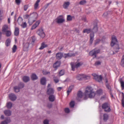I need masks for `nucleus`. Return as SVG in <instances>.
<instances>
[{
	"label": "nucleus",
	"mask_w": 124,
	"mask_h": 124,
	"mask_svg": "<svg viewBox=\"0 0 124 124\" xmlns=\"http://www.w3.org/2000/svg\"><path fill=\"white\" fill-rule=\"evenodd\" d=\"M111 45L112 46H115L114 50L117 53L119 51L120 48L119 45L118 44V41L117 39L115 37H112V42Z\"/></svg>",
	"instance_id": "obj_1"
},
{
	"label": "nucleus",
	"mask_w": 124,
	"mask_h": 124,
	"mask_svg": "<svg viewBox=\"0 0 124 124\" xmlns=\"http://www.w3.org/2000/svg\"><path fill=\"white\" fill-rule=\"evenodd\" d=\"M93 90L92 88L91 87L86 88L85 93V95H88L89 97L90 98H93L96 94Z\"/></svg>",
	"instance_id": "obj_2"
},
{
	"label": "nucleus",
	"mask_w": 124,
	"mask_h": 124,
	"mask_svg": "<svg viewBox=\"0 0 124 124\" xmlns=\"http://www.w3.org/2000/svg\"><path fill=\"white\" fill-rule=\"evenodd\" d=\"M38 15L36 12L33 13L30 15V17L28 19V22L30 25H31L33 23L36 21Z\"/></svg>",
	"instance_id": "obj_3"
},
{
	"label": "nucleus",
	"mask_w": 124,
	"mask_h": 124,
	"mask_svg": "<svg viewBox=\"0 0 124 124\" xmlns=\"http://www.w3.org/2000/svg\"><path fill=\"white\" fill-rule=\"evenodd\" d=\"M79 60H78L76 63H71L72 70H75V68H77L81 66L83 64L82 62H80Z\"/></svg>",
	"instance_id": "obj_4"
},
{
	"label": "nucleus",
	"mask_w": 124,
	"mask_h": 124,
	"mask_svg": "<svg viewBox=\"0 0 124 124\" xmlns=\"http://www.w3.org/2000/svg\"><path fill=\"white\" fill-rule=\"evenodd\" d=\"M97 31L98 27L97 25H96L94 26L92 31H91L93 32L91 33L90 34V43L91 44H92L93 41L94 39V32H96Z\"/></svg>",
	"instance_id": "obj_5"
},
{
	"label": "nucleus",
	"mask_w": 124,
	"mask_h": 124,
	"mask_svg": "<svg viewBox=\"0 0 124 124\" xmlns=\"http://www.w3.org/2000/svg\"><path fill=\"white\" fill-rule=\"evenodd\" d=\"M102 107V108L104 109V111L106 112H109L111 110L110 105L107 103H105L103 104Z\"/></svg>",
	"instance_id": "obj_6"
},
{
	"label": "nucleus",
	"mask_w": 124,
	"mask_h": 124,
	"mask_svg": "<svg viewBox=\"0 0 124 124\" xmlns=\"http://www.w3.org/2000/svg\"><path fill=\"white\" fill-rule=\"evenodd\" d=\"M37 34L41 37L43 38L45 36L43 30L42 28L39 29L37 31Z\"/></svg>",
	"instance_id": "obj_7"
},
{
	"label": "nucleus",
	"mask_w": 124,
	"mask_h": 124,
	"mask_svg": "<svg viewBox=\"0 0 124 124\" xmlns=\"http://www.w3.org/2000/svg\"><path fill=\"white\" fill-rule=\"evenodd\" d=\"M90 78L89 76H87L84 74H78L77 75L76 78L79 80H82L85 78Z\"/></svg>",
	"instance_id": "obj_8"
},
{
	"label": "nucleus",
	"mask_w": 124,
	"mask_h": 124,
	"mask_svg": "<svg viewBox=\"0 0 124 124\" xmlns=\"http://www.w3.org/2000/svg\"><path fill=\"white\" fill-rule=\"evenodd\" d=\"M100 52V50L98 49L96 50L94 49L90 51L89 53V55L91 56H94V57L93 58H95L96 57V54Z\"/></svg>",
	"instance_id": "obj_9"
},
{
	"label": "nucleus",
	"mask_w": 124,
	"mask_h": 124,
	"mask_svg": "<svg viewBox=\"0 0 124 124\" xmlns=\"http://www.w3.org/2000/svg\"><path fill=\"white\" fill-rule=\"evenodd\" d=\"M92 75L93 77V79L98 82H100L102 81V77L101 76H99L95 73L92 74Z\"/></svg>",
	"instance_id": "obj_10"
},
{
	"label": "nucleus",
	"mask_w": 124,
	"mask_h": 124,
	"mask_svg": "<svg viewBox=\"0 0 124 124\" xmlns=\"http://www.w3.org/2000/svg\"><path fill=\"white\" fill-rule=\"evenodd\" d=\"M56 22L58 23H62L65 21V20L63 18L62 15H60L58 16L56 19Z\"/></svg>",
	"instance_id": "obj_11"
},
{
	"label": "nucleus",
	"mask_w": 124,
	"mask_h": 124,
	"mask_svg": "<svg viewBox=\"0 0 124 124\" xmlns=\"http://www.w3.org/2000/svg\"><path fill=\"white\" fill-rule=\"evenodd\" d=\"M75 55V53H68L67 54H64L63 55V57L65 58H66L72 56H74Z\"/></svg>",
	"instance_id": "obj_12"
},
{
	"label": "nucleus",
	"mask_w": 124,
	"mask_h": 124,
	"mask_svg": "<svg viewBox=\"0 0 124 124\" xmlns=\"http://www.w3.org/2000/svg\"><path fill=\"white\" fill-rule=\"evenodd\" d=\"M82 92L81 91H79L77 94V97H76V99L78 101H80V99L82 98Z\"/></svg>",
	"instance_id": "obj_13"
},
{
	"label": "nucleus",
	"mask_w": 124,
	"mask_h": 124,
	"mask_svg": "<svg viewBox=\"0 0 124 124\" xmlns=\"http://www.w3.org/2000/svg\"><path fill=\"white\" fill-rule=\"evenodd\" d=\"M9 97L10 99L13 101H15L16 99V95L13 93L10 94L9 95Z\"/></svg>",
	"instance_id": "obj_14"
},
{
	"label": "nucleus",
	"mask_w": 124,
	"mask_h": 124,
	"mask_svg": "<svg viewBox=\"0 0 124 124\" xmlns=\"http://www.w3.org/2000/svg\"><path fill=\"white\" fill-rule=\"evenodd\" d=\"M54 90L52 88H49L47 89V93L48 95L53 94L54 93Z\"/></svg>",
	"instance_id": "obj_15"
},
{
	"label": "nucleus",
	"mask_w": 124,
	"mask_h": 124,
	"mask_svg": "<svg viewBox=\"0 0 124 124\" xmlns=\"http://www.w3.org/2000/svg\"><path fill=\"white\" fill-rule=\"evenodd\" d=\"M49 101L51 102L54 101L55 99V96L53 94L49 95L48 97Z\"/></svg>",
	"instance_id": "obj_16"
},
{
	"label": "nucleus",
	"mask_w": 124,
	"mask_h": 124,
	"mask_svg": "<svg viewBox=\"0 0 124 124\" xmlns=\"http://www.w3.org/2000/svg\"><path fill=\"white\" fill-rule=\"evenodd\" d=\"M40 23V20H38L36 22V23L34 24L32 26L31 30H32L35 29L36 27L38 26L39 23Z\"/></svg>",
	"instance_id": "obj_17"
},
{
	"label": "nucleus",
	"mask_w": 124,
	"mask_h": 124,
	"mask_svg": "<svg viewBox=\"0 0 124 124\" xmlns=\"http://www.w3.org/2000/svg\"><path fill=\"white\" fill-rule=\"evenodd\" d=\"M62 57H63V54L61 52L58 53L56 54V58L58 59H61Z\"/></svg>",
	"instance_id": "obj_18"
},
{
	"label": "nucleus",
	"mask_w": 124,
	"mask_h": 124,
	"mask_svg": "<svg viewBox=\"0 0 124 124\" xmlns=\"http://www.w3.org/2000/svg\"><path fill=\"white\" fill-rule=\"evenodd\" d=\"M8 27L7 25H4L2 28V31L3 34H4V33L7 31H8Z\"/></svg>",
	"instance_id": "obj_19"
},
{
	"label": "nucleus",
	"mask_w": 124,
	"mask_h": 124,
	"mask_svg": "<svg viewBox=\"0 0 124 124\" xmlns=\"http://www.w3.org/2000/svg\"><path fill=\"white\" fill-rule=\"evenodd\" d=\"M40 83L41 85H45L46 83V78L44 77H42L40 80Z\"/></svg>",
	"instance_id": "obj_20"
},
{
	"label": "nucleus",
	"mask_w": 124,
	"mask_h": 124,
	"mask_svg": "<svg viewBox=\"0 0 124 124\" xmlns=\"http://www.w3.org/2000/svg\"><path fill=\"white\" fill-rule=\"evenodd\" d=\"M4 112L7 116H10L11 114V111L9 110H6L4 111Z\"/></svg>",
	"instance_id": "obj_21"
},
{
	"label": "nucleus",
	"mask_w": 124,
	"mask_h": 124,
	"mask_svg": "<svg viewBox=\"0 0 124 124\" xmlns=\"http://www.w3.org/2000/svg\"><path fill=\"white\" fill-rule=\"evenodd\" d=\"M60 62L57 61L54 64L53 67L54 68H55L56 69L57 68L60 66Z\"/></svg>",
	"instance_id": "obj_22"
},
{
	"label": "nucleus",
	"mask_w": 124,
	"mask_h": 124,
	"mask_svg": "<svg viewBox=\"0 0 124 124\" xmlns=\"http://www.w3.org/2000/svg\"><path fill=\"white\" fill-rule=\"evenodd\" d=\"M23 80L24 82L26 83L30 80V78L29 77L27 76H24L23 78Z\"/></svg>",
	"instance_id": "obj_23"
},
{
	"label": "nucleus",
	"mask_w": 124,
	"mask_h": 124,
	"mask_svg": "<svg viewBox=\"0 0 124 124\" xmlns=\"http://www.w3.org/2000/svg\"><path fill=\"white\" fill-rule=\"evenodd\" d=\"M19 33V29L18 28H15L14 32V35L15 36H18Z\"/></svg>",
	"instance_id": "obj_24"
},
{
	"label": "nucleus",
	"mask_w": 124,
	"mask_h": 124,
	"mask_svg": "<svg viewBox=\"0 0 124 124\" xmlns=\"http://www.w3.org/2000/svg\"><path fill=\"white\" fill-rule=\"evenodd\" d=\"M48 46L47 45L45 44L44 42H43L41 44L40 47L39 48L40 50H42L44 48L47 47Z\"/></svg>",
	"instance_id": "obj_25"
},
{
	"label": "nucleus",
	"mask_w": 124,
	"mask_h": 124,
	"mask_svg": "<svg viewBox=\"0 0 124 124\" xmlns=\"http://www.w3.org/2000/svg\"><path fill=\"white\" fill-rule=\"evenodd\" d=\"M31 79L32 80H35L38 78V77L34 73L32 74L31 76Z\"/></svg>",
	"instance_id": "obj_26"
},
{
	"label": "nucleus",
	"mask_w": 124,
	"mask_h": 124,
	"mask_svg": "<svg viewBox=\"0 0 124 124\" xmlns=\"http://www.w3.org/2000/svg\"><path fill=\"white\" fill-rule=\"evenodd\" d=\"M102 93V90L100 89L97 91L96 93L95 94L97 96H100L101 95Z\"/></svg>",
	"instance_id": "obj_27"
},
{
	"label": "nucleus",
	"mask_w": 124,
	"mask_h": 124,
	"mask_svg": "<svg viewBox=\"0 0 124 124\" xmlns=\"http://www.w3.org/2000/svg\"><path fill=\"white\" fill-rule=\"evenodd\" d=\"M40 0H37L34 5V8L36 9L38 8L39 6V3L40 2Z\"/></svg>",
	"instance_id": "obj_28"
},
{
	"label": "nucleus",
	"mask_w": 124,
	"mask_h": 124,
	"mask_svg": "<svg viewBox=\"0 0 124 124\" xmlns=\"http://www.w3.org/2000/svg\"><path fill=\"white\" fill-rule=\"evenodd\" d=\"M119 81L121 84V86L122 90L124 89V82L123 81L122 78H120Z\"/></svg>",
	"instance_id": "obj_29"
},
{
	"label": "nucleus",
	"mask_w": 124,
	"mask_h": 124,
	"mask_svg": "<svg viewBox=\"0 0 124 124\" xmlns=\"http://www.w3.org/2000/svg\"><path fill=\"white\" fill-rule=\"evenodd\" d=\"M70 4V3L69 2H65L63 5V8L65 9L67 8Z\"/></svg>",
	"instance_id": "obj_30"
},
{
	"label": "nucleus",
	"mask_w": 124,
	"mask_h": 124,
	"mask_svg": "<svg viewBox=\"0 0 124 124\" xmlns=\"http://www.w3.org/2000/svg\"><path fill=\"white\" fill-rule=\"evenodd\" d=\"M11 41L10 39H7L5 42V45L6 46H8L10 45Z\"/></svg>",
	"instance_id": "obj_31"
},
{
	"label": "nucleus",
	"mask_w": 124,
	"mask_h": 124,
	"mask_svg": "<svg viewBox=\"0 0 124 124\" xmlns=\"http://www.w3.org/2000/svg\"><path fill=\"white\" fill-rule=\"evenodd\" d=\"M73 86L72 85H71L69 87L68 90L67 91L68 95L69 94V93L71 92V90L73 89Z\"/></svg>",
	"instance_id": "obj_32"
},
{
	"label": "nucleus",
	"mask_w": 124,
	"mask_h": 124,
	"mask_svg": "<svg viewBox=\"0 0 124 124\" xmlns=\"http://www.w3.org/2000/svg\"><path fill=\"white\" fill-rule=\"evenodd\" d=\"M14 91L16 93H18L20 91V89L18 86H16L14 88Z\"/></svg>",
	"instance_id": "obj_33"
},
{
	"label": "nucleus",
	"mask_w": 124,
	"mask_h": 124,
	"mask_svg": "<svg viewBox=\"0 0 124 124\" xmlns=\"http://www.w3.org/2000/svg\"><path fill=\"white\" fill-rule=\"evenodd\" d=\"M20 89L23 88L24 86V84L22 82H20L18 86Z\"/></svg>",
	"instance_id": "obj_34"
},
{
	"label": "nucleus",
	"mask_w": 124,
	"mask_h": 124,
	"mask_svg": "<svg viewBox=\"0 0 124 124\" xmlns=\"http://www.w3.org/2000/svg\"><path fill=\"white\" fill-rule=\"evenodd\" d=\"M92 30L90 29H86L84 30L83 31V32L84 33H86L87 34H88Z\"/></svg>",
	"instance_id": "obj_35"
},
{
	"label": "nucleus",
	"mask_w": 124,
	"mask_h": 124,
	"mask_svg": "<svg viewBox=\"0 0 124 124\" xmlns=\"http://www.w3.org/2000/svg\"><path fill=\"white\" fill-rule=\"evenodd\" d=\"M103 120L106 121H107L108 118V116L107 114H105L103 115Z\"/></svg>",
	"instance_id": "obj_36"
},
{
	"label": "nucleus",
	"mask_w": 124,
	"mask_h": 124,
	"mask_svg": "<svg viewBox=\"0 0 124 124\" xmlns=\"http://www.w3.org/2000/svg\"><path fill=\"white\" fill-rule=\"evenodd\" d=\"M12 103L10 102H9L7 103V107L8 108H10L12 107Z\"/></svg>",
	"instance_id": "obj_37"
},
{
	"label": "nucleus",
	"mask_w": 124,
	"mask_h": 124,
	"mask_svg": "<svg viewBox=\"0 0 124 124\" xmlns=\"http://www.w3.org/2000/svg\"><path fill=\"white\" fill-rule=\"evenodd\" d=\"M6 36L7 37L10 36L11 34V32L10 31L8 30L4 33Z\"/></svg>",
	"instance_id": "obj_38"
},
{
	"label": "nucleus",
	"mask_w": 124,
	"mask_h": 124,
	"mask_svg": "<svg viewBox=\"0 0 124 124\" xmlns=\"http://www.w3.org/2000/svg\"><path fill=\"white\" fill-rule=\"evenodd\" d=\"M121 64L122 67H124V54L122 57Z\"/></svg>",
	"instance_id": "obj_39"
},
{
	"label": "nucleus",
	"mask_w": 124,
	"mask_h": 124,
	"mask_svg": "<svg viewBox=\"0 0 124 124\" xmlns=\"http://www.w3.org/2000/svg\"><path fill=\"white\" fill-rule=\"evenodd\" d=\"M23 19L22 18L20 17H19L18 18L17 21L19 24H20L22 22Z\"/></svg>",
	"instance_id": "obj_40"
},
{
	"label": "nucleus",
	"mask_w": 124,
	"mask_h": 124,
	"mask_svg": "<svg viewBox=\"0 0 124 124\" xmlns=\"http://www.w3.org/2000/svg\"><path fill=\"white\" fill-rule=\"evenodd\" d=\"M86 3L85 0H83L80 1L79 2V4L81 5H83L85 4Z\"/></svg>",
	"instance_id": "obj_41"
},
{
	"label": "nucleus",
	"mask_w": 124,
	"mask_h": 124,
	"mask_svg": "<svg viewBox=\"0 0 124 124\" xmlns=\"http://www.w3.org/2000/svg\"><path fill=\"white\" fill-rule=\"evenodd\" d=\"M70 105L71 108H73L75 105V102L74 101H71L70 103Z\"/></svg>",
	"instance_id": "obj_42"
},
{
	"label": "nucleus",
	"mask_w": 124,
	"mask_h": 124,
	"mask_svg": "<svg viewBox=\"0 0 124 124\" xmlns=\"http://www.w3.org/2000/svg\"><path fill=\"white\" fill-rule=\"evenodd\" d=\"M106 87L109 90V92L111 91V87L108 84H106Z\"/></svg>",
	"instance_id": "obj_43"
},
{
	"label": "nucleus",
	"mask_w": 124,
	"mask_h": 124,
	"mask_svg": "<svg viewBox=\"0 0 124 124\" xmlns=\"http://www.w3.org/2000/svg\"><path fill=\"white\" fill-rule=\"evenodd\" d=\"M17 49V47L16 46V45H14L12 48V52L13 53H14L16 51V50Z\"/></svg>",
	"instance_id": "obj_44"
},
{
	"label": "nucleus",
	"mask_w": 124,
	"mask_h": 124,
	"mask_svg": "<svg viewBox=\"0 0 124 124\" xmlns=\"http://www.w3.org/2000/svg\"><path fill=\"white\" fill-rule=\"evenodd\" d=\"M64 70H61V71H60L59 74H60V76H62L64 75Z\"/></svg>",
	"instance_id": "obj_45"
},
{
	"label": "nucleus",
	"mask_w": 124,
	"mask_h": 124,
	"mask_svg": "<svg viewBox=\"0 0 124 124\" xmlns=\"http://www.w3.org/2000/svg\"><path fill=\"white\" fill-rule=\"evenodd\" d=\"M29 46V43L28 42L26 43L24 45V48H28Z\"/></svg>",
	"instance_id": "obj_46"
},
{
	"label": "nucleus",
	"mask_w": 124,
	"mask_h": 124,
	"mask_svg": "<svg viewBox=\"0 0 124 124\" xmlns=\"http://www.w3.org/2000/svg\"><path fill=\"white\" fill-rule=\"evenodd\" d=\"M67 20L68 21H70L72 20V17L70 15H68L67 18Z\"/></svg>",
	"instance_id": "obj_47"
},
{
	"label": "nucleus",
	"mask_w": 124,
	"mask_h": 124,
	"mask_svg": "<svg viewBox=\"0 0 124 124\" xmlns=\"http://www.w3.org/2000/svg\"><path fill=\"white\" fill-rule=\"evenodd\" d=\"M54 80L56 83H58L59 81L58 78L56 77H54Z\"/></svg>",
	"instance_id": "obj_48"
},
{
	"label": "nucleus",
	"mask_w": 124,
	"mask_h": 124,
	"mask_svg": "<svg viewBox=\"0 0 124 124\" xmlns=\"http://www.w3.org/2000/svg\"><path fill=\"white\" fill-rule=\"evenodd\" d=\"M43 74L44 75H46L47 74H50V73L49 71H43Z\"/></svg>",
	"instance_id": "obj_49"
},
{
	"label": "nucleus",
	"mask_w": 124,
	"mask_h": 124,
	"mask_svg": "<svg viewBox=\"0 0 124 124\" xmlns=\"http://www.w3.org/2000/svg\"><path fill=\"white\" fill-rule=\"evenodd\" d=\"M23 28H24L27 27V24L25 22L23 24L21 25Z\"/></svg>",
	"instance_id": "obj_50"
},
{
	"label": "nucleus",
	"mask_w": 124,
	"mask_h": 124,
	"mask_svg": "<svg viewBox=\"0 0 124 124\" xmlns=\"http://www.w3.org/2000/svg\"><path fill=\"white\" fill-rule=\"evenodd\" d=\"M29 7V6L28 5H26L24 6V10L26 11L28 8Z\"/></svg>",
	"instance_id": "obj_51"
},
{
	"label": "nucleus",
	"mask_w": 124,
	"mask_h": 124,
	"mask_svg": "<svg viewBox=\"0 0 124 124\" xmlns=\"http://www.w3.org/2000/svg\"><path fill=\"white\" fill-rule=\"evenodd\" d=\"M65 112L67 113H69L70 112V110L69 108H66L65 109Z\"/></svg>",
	"instance_id": "obj_52"
},
{
	"label": "nucleus",
	"mask_w": 124,
	"mask_h": 124,
	"mask_svg": "<svg viewBox=\"0 0 124 124\" xmlns=\"http://www.w3.org/2000/svg\"><path fill=\"white\" fill-rule=\"evenodd\" d=\"M101 62L99 61H98L96 62L95 63V65H98L101 64Z\"/></svg>",
	"instance_id": "obj_53"
},
{
	"label": "nucleus",
	"mask_w": 124,
	"mask_h": 124,
	"mask_svg": "<svg viewBox=\"0 0 124 124\" xmlns=\"http://www.w3.org/2000/svg\"><path fill=\"white\" fill-rule=\"evenodd\" d=\"M5 121H6L8 124L10 123L11 122V120L9 118H7Z\"/></svg>",
	"instance_id": "obj_54"
},
{
	"label": "nucleus",
	"mask_w": 124,
	"mask_h": 124,
	"mask_svg": "<svg viewBox=\"0 0 124 124\" xmlns=\"http://www.w3.org/2000/svg\"><path fill=\"white\" fill-rule=\"evenodd\" d=\"M36 40V38L35 37H33L32 39L31 40V41L32 43V44H33L35 41Z\"/></svg>",
	"instance_id": "obj_55"
},
{
	"label": "nucleus",
	"mask_w": 124,
	"mask_h": 124,
	"mask_svg": "<svg viewBox=\"0 0 124 124\" xmlns=\"http://www.w3.org/2000/svg\"><path fill=\"white\" fill-rule=\"evenodd\" d=\"M47 106L48 108H50L52 106V104L50 103H48L47 104Z\"/></svg>",
	"instance_id": "obj_56"
},
{
	"label": "nucleus",
	"mask_w": 124,
	"mask_h": 124,
	"mask_svg": "<svg viewBox=\"0 0 124 124\" xmlns=\"http://www.w3.org/2000/svg\"><path fill=\"white\" fill-rule=\"evenodd\" d=\"M43 123L44 124H49V121L47 120H45L44 121Z\"/></svg>",
	"instance_id": "obj_57"
},
{
	"label": "nucleus",
	"mask_w": 124,
	"mask_h": 124,
	"mask_svg": "<svg viewBox=\"0 0 124 124\" xmlns=\"http://www.w3.org/2000/svg\"><path fill=\"white\" fill-rule=\"evenodd\" d=\"M16 3L18 5L20 4L21 2V0H15Z\"/></svg>",
	"instance_id": "obj_58"
},
{
	"label": "nucleus",
	"mask_w": 124,
	"mask_h": 124,
	"mask_svg": "<svg viewBox=\"0 0 124 124\" xmlns=\"http://www.w3.org/2000/svg\"><path fill=\"white\" fill-rule=\"evenodd\" d=\"M7 121H2L1 122V124H8Z\"/></svg>",
	"instance_id": "obj_59"
},
{
	"label": "nucleus",
	"mask_w": 124,
	"mask_h": 124,
	"mask_svg": "<svg viewBox=\"0 0 124 124\" xmlns=\"http://www.w3.org/2000/svg\"><path fill=\"white\" fill-rule=\"evenodd\" d=\"M108 14L107 12H106L103 14V16L104 17H106L107 16Z\"/></svg>",
	"instance_id": "obj_60"
},
{
	"label": "nucleus",
	"mask_w": 124,
	"mask_h": 124,
	"mask_svg": "<svg viewBox=\"0 0 124 124\" xmlns=\"http://www.w3.org/2000/svg\"><path fill=\"white\" fill-rule=\"evenodd\" d=\"M123 107H124V100H122L121 101Z\"/></svg>",
	"instance_id": "obj_61"
},
{
	"label": "nucleus",
	"mask_w": 124,
	"mask_h": 124,
	"mask_svg": "<svg viewBox=\"0 0 124 124\" xmlns=\"http://www.w3.org/2000/svg\"><path fill=\"white\" fill-rule=\"evenodd\" d=\"M62 88L61 87H59L57 88V89L58 91H61Z\"/></svg>",
	"instance_id": "obj_62"
},
{
	"label": "nucleus",
	"mask_w": 124,
	"mask_h": 124,
	"mask_svg": "<svg viewBox=\"0 0 124 124\" xmlns=\"http://www.w3.org/2000/svg\"><path fill=\"white\" fill-rule=\"evenodd\" d=\"M29 16H30V15H25V18L26 19H27L28 18Z\"/></svg>",
	"instance_id": "obj_63"
},
{
	"label": "nucleus",
	"mask_w": 124,
	"mask_h": 124,
	"mask_svg": "<svg viewBox=\"0 0 124 124\" xmlns=\"http://www.w3.org/2000/svg\"><path fill=\"white\" fill-rule=\"evenodd\" d=\"M122 100H124V93L123 92H122Z\"/></svg>",
	"instance_id": "obj_64"
}]
</instances>
